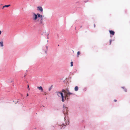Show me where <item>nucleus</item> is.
<instances>
[{"label": "nucleus", "instance_id": "obj_1", "mask_svg": "<svg viewBox=\"0 0 130 130\" xmlns=\"http://www.w3.org/2000/svg\"><path fill=\"white\" fill-rule=\"evenodd\" d=\"M32 19L35 21L39 22L40 25L43 24L42 15L39 13L36 14L35 13H33Z\"/></svg>", "mask_w": 130, "mask_h": 130}, {"label": "nucleus", "instance_id": "obj_2", "mask_svg": "<svg viewBox=\"0 0 130 130\" xmlns=\"http://www.w3.org/2000/svg\"><path fill=\"white\" fill-rule=\"evenodd\" d=\"M57 94L58 96L59 97L61 96L62 98V102H64V97H63L62 93L60 92H57Z\"/></svg>", "mask_w": 130, "mask_h": 130}, {"label": "nucleus", "instance_id": "obj_3", "mask_svg": "<svg viewBox=\"0 0 130 130\" xmlns=\"http://www.w3.org/2000/svg\"><path fill=\"white\" fill-rule=\"evenodd\" d=\"M62 91L66 93L67 94L69 92V90L67 88L65 90L63 89L62 90Z\"/></svg>", "mask_w": 130, "mask_h": 130}, {"label": "nucleus", "instance_id": "obj_4", "mask_svg": "<svg viewBox=\"0 0 130 130\" xmlns=\"http://www.w3.org/2000/svg\"><path fill=\"white\" fill-rule=\"evenodd\" d=\"M64 109V111H63V113L64 114L66 113V112H67V111H68V108L67 107H64V106L63 107Z\"/></svg>", "mask_w": 130, "mask_h": 130}, {"label": "nucleus", "instance_id": "obj_5", "mask_svg": "<svg viewBox=\"0 0 130 130\" xmlns=\"http://www.w3.org/2000/svg\"><path fill=\"white\" fill-rule=\"evenodd\" d=\"M40 10L41 12L42 13L43 12V9L41 7H37Z\"/></svg>", "mask_w": 130, "mask_h": 130}, {"label": "nucleus", "instance_id": "obj_6", "mask_svg": "<svg viewBox=\"0 0 130 130\" xmlns=\"http://www.w3.org/2000/svg\"><path fill=\"white\" fill-rule=\"evenodd\" d=\"M109 32L112 35H114L115 33V32L112 30H109Z\"/></svg>", "mask_w": 130, "mask_h": 130}, {"label": "nucleus", "instance_id": "obj_7", "mask_svg": "<svg viewBox=\"0 0 130 130\" xmlns=\"http://www.w3.org/2000/svg\"><path fill=\"white\" fill-rule=\"evenodd\" d=\"M78 89V86H75L74 88V90L75 91H77Z\"/></svg>", "mask_w": 130, "mask_h": 130}, {"label": "nucleus", "instance_id": "obj_8", "mask_svg": "<svg viewBox=\"0 0 130 130\" xmlns=\"http://www.w3.org/2000/svg\"><path fill=\"white\" fill-rule=\"evenodd\" d=\"M37 88L39 89V90H41V91H43V88L41 86L38 87Z\"/></svg>", "mask_w": 130, "mask_h": 130}, {"label": "nucleus", "instance_id": "obj_9", "mask_svg": "<svg viewBox=\"0 0 130 130\" xmlns=\"http://www.w3.org/2000/svg\"><path fill=\"white\" fill-rule=\"evenodd\" d=\"M0 45L1 46L3 47V46L4 45L3 44V42L2 41L0 42Z\"/></svg>", "mask_w": 130, "mask_h": 130}, {"label": "nucleus", "instance_id": "obj_10", "mask_svg": "<svg viewBox=\"0 0 130 130\" xmlns=\"http://www.w3.org/2000/svg\"><path fill=\"white\" fill-rule=\"evenodd\" d=\"M10 6V5H5L2 8V9L6 7H8L9 6Z\"/></svg>", "mask_w": 130, "mask_h": 130}, {"label": "nucleus", "instance_id": "obj_11", "mask_svg": "<svg viewBox=\"0 0 130 130\" xmlns=\"http://www.w3.org/2000/svg\"><path fill=\"white\" fill-rule=\"evenodd\" d=\"M80 52L79 51L77 53V57H79L78 56L80 55Z\"/></svg>", "mask_w": 130, "mask_h": 130}, {"label": "nucleus", "instance_id": "obj_12", "mask_svg": "<svg viewBox=\"0 0 130 130\" xmlns=\"http://www.w3.org/2000/svg\"><path fill=\"white\" fill-rule=\"evenodd\" d=\"M74 94L73 93H70V92H69L67 94L70 95L71 94Z\"/></svg>", "mask_w": 130, "mask_h": 130}, {"label": "nucleus", "instance_id": "obj_13", "mask_svg": "<svg viewBox=\"0 0 130 130\" xmlns=\"http://www.w3.org/2000/svg\"><path fill=\"white\" fill-rule=\"evenodd\" d=\"M68 96V95L67 94L65 96H63V97H64V100H65L66 99V98Z\"/></svg>", "mask_w": 130, "mask_h": 130}, {"label": "nucleus", "instance_id": "obj_14", "mask_svg": "<svg viewBox=\"0 0 130 130\" xmlns=\"http://www.w3.org/2000/svg\"><path fill=\"white\" fill-rule=\"evenodd\" d=\"M73 62L72 61L71 62V66L72 67V66H73Z\"/></svg>", "mask_w": 130, "mask_h": 130}, {"label": "nucleus", "instance_id": "obj_15", "mask_svg": "<svg viewBox=\"0 0 130 130\" xmlns=\"http://www.w3.org/2000/svg\"><path fill=\"white\" fill-rule=\"evenodd\" d=\"M27 88L28 89V90H29L30 89L29 87V86L28 85L27 86Z\"/></svg>", "mask_w": 130, "mask_h": 130}, {"label": "nucleus", "instance_id": "obj_16", "mask_svg": "<svg viewBox=\"0 0 130 130\" xmlns=\"http://www.w3.org/2000/svg\"><path fill=\"white\" fill-rule=\"evenodd\" d=\"M109 42H110L109 44L110 45L111 44V40H110L109 41Z\"/></svg>", "mask_w": 130, "mask_h": 130}, {"label": "nucleus", "instance_id": "obj_17", "mask_svg": "<svg viewBox=\"0 0 130 130\" xmlns=\"http://www.w3.org/2000/svg\"><path fill=\"white\" fill-rule=\"evenodd\" d=\"M49 35V33L47 34V38L48 39V36Z\"/></svg>", "mask_w": 130, "mask_h": 130}, {"label": "nucleus", "instance_id": "obj_18", "mask_svg": "<svg viewBox=\"0 0 130 130\" xmlns=\"http://www.w3.org/2000/svg\"><path fill=\"white\" fill-rule=\"evenodd\" d=\"M69 124V122L68 121L67 123H66V125H68Z\"/></svg>", "mask_w": 130, "mask_h": 130}, {"label": "nucleus", "instance_id": "obj_19", "mask_svg": "<svg viewBox=\"0 0 130 130\" xmlns=\"http://www.w3.org/2000/svg\"><path fill=\"white\" fill-rule=\"evenodd\" d=\"M114 101L115 102H116L117 101V100H114Z\"/></svg>", "mask_w": 130, "mask_h": 130}, {"label": "nucleus", "instance_id": "obj_20", "mask_svg": "<svg viewBox=\"0 0 130 130\" xmlns=\"http://www.w3.org/2000/svg\"><path fill=\"white\" fill-rule=\"evenodd\" d=\"M1 31L0 30V35L1 34Z\"/></svg>", "mask_w": 130, "mask_h": 130}, {"label": "nucleus", "instance_id": "obj_21", "mask_svg": "<svg viewBox=\"0 0 130 130\" xmlns=\"http://www.w3.org/2000/svg\"><path fill=\"white\" fill-rule=\"evenodd\" d=\"M28 96V94L27 93V96Z\"/></svg>", "mask_w": 130, "mask_h": 130}, {"label": "nucleus", "instance_id": "obj_22", "mask_svg": "<svg viewBox=\"0 0 130 130\" xmlns=\"http://www.w3.org/2000/svg\"><path fill=\"white\" fill-rule=\"evenodd\" d=\"M94 27H95V24L94 25Z\"/></svg>", "mask_w": 130, "mask_h": 130}, {"label": "nucleus", "instance_id": "obj_23", "mask_svg": "<svg viewBox=\"0 0 130 130\" xmlns=\"http://www.w3.org/2000/svg\"><path fill=\"white\" fill-rule=\"evenodd\" d=\"M44 93H45V94H46V93H45V92H44Z\"/></svg>", "mask_w": 130, "mask_h": 130}, {"label": "nucleus", "instance_id": "obj_24", "mask_svg": "<svg viewBox=\"0 0 130 130\" xmlns=\"http://www.w3.org/2000/svg\"><path fill=\"white\" fill-rule=\"evenodd\" d=\"M47 42H48V40H47Z\"/></svg>", "mask_w": 130, "mask_h": 130}, {"label": "nucleus", "instance_id": "obj_25", "mask_svg": "<svg viewBox=\"0 0 130 130\" xmlns=\"http://www.w3.org/2000/svg\"><path fill=\"white\" fill-rule=\"evenodd\" d=\"M63 125H64V124H63Z\"/></svg>", "mask_w": 130, "mask_h": 130}, {"label": "nucleus", "instance_id": "obj_26", "mask_svg": "<svg viewBox=\"0 0 130 130\" xmlns=\"http://www.w3.org/2000/svg\"><path fill=\"white\" fill-rule=\"evenodd\" d=\"M58 46H59V45H58Z\"/></svg>", "mask_w": 130, "mask_h": 130}, {"label": "nucleus", "instance_id": "obj_27", "mask_svg": "<svg viewBox=\"0 0 130 130\" xmlns=\"http://www.w3.org/2000/svg\"><path fill=\"white\" fill-rule=\"evenodd\" d=\"M64 119H65V118H64Z\"/></svg>", "mask_w": 130, "mask_h": 130}]
</instances>
